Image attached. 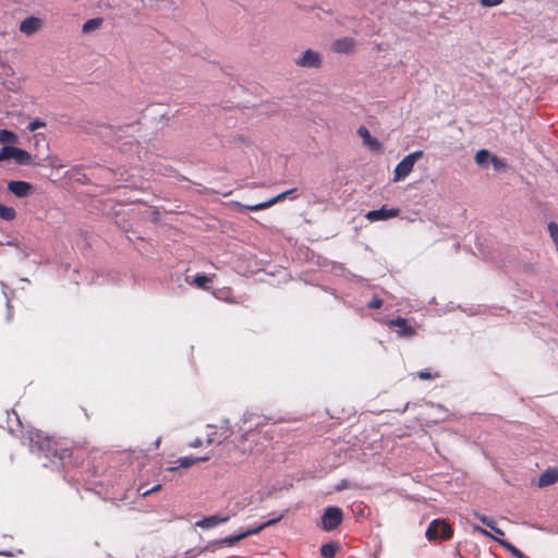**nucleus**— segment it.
Wrapping results in <instances>:
<instances>
[{
  "label": "nucleus",
  "mask_w": 558,
  "mask_h": 558,
  "mask_svg": "<svg viewBox=\"0 0 558 558\" xmlns=\"http://www.w3.org/2000/svg\"><path fill=\"white\" fill-rule=\"evenodd\" d=\"M19 141L17 135L9 130H0V143L2 144H16Z\"/></svg>",
  "instance_id": "obj_22"
},
{
  "label": "nucleus",
  "mask_w": 558,
  "mask_h": 558,
  "mask_svg": "<svg viewBox=\"0 0 558 558\" xmlns=\"http://www.w3.org/2000/svg\"><path fill=\"white\" fill-rule=\"evenodd\" d=\"M295 63L301 68L318 69L322 66L323 59L319 52L307 49L298 60H295Z\"/></svg>",
  "instance_id": "obj_8"
},
{
  "label": "nucleus",
  "mask_w": 558,
  "mask_h": 558,
  "mask_svg": "<svg viewBox=\"0 0 558 558\" xmlns=\"http://www.w3.org/2000/svg\"><path fill=\"white\" fill-rule=\"evenodd\" d=\"M343 520V512L339 507H328L326 508L324 514L322 515V529L324 531H333L336 530Z\"/></svg>",
  "instance_id": "obj_5"
},
{
  "label": "nucleus",
  "mask_w": 558,
  "mask_h": 558,
  "mask_svg": "<svg viewBox=\"0 0 558 558\" xmlns=\"http://www.w3.org/2000/svg\"><path fill=\"white\" fill-rule=\"evenodd\" d=\"M7 187L10 193L20 198L27 197L34 192V186L26 181H10Z\"/></svg>",
  "instance_id": "obj_10"
},
{
  "label": "nucleus",
  "mask_w": 558,
  "mask_h": 558,
  "mask_svg": "<svg viewBox=\"0 0 558 558\" xmlns=\"http://www.w3.org/2000/svg\"><path fill=\"white\" fill-rule=\"evenodd\" d=\"M16 146L14 145H4L0 148V161L9 160L14 158Z\"/></svg>",
  "instance_id": "obj_24"
},
{
  "label": "nucleus",
  "mask_w": 558,
  "mask_h": 558,
  "mask_svg": "<svg viewBox=\"0 0 558 558\" xmlns=\"http://www.w3.org/2000/svg\"><path fill=\"white\" fill-rule=\"evenodd\" d=\"M213 281V279L205 275V274H197L195 277H194V284L197 287V288H201V289H204V290H207L208 289V283H210Z\"/></svg>",
  "instance_id": "obj_23"
},
{
  "label": "nucleus",
  "mask_w": 558,
  "mask_h": 558,
  "mask_svg": "<svg viewBox=\"0 0 558 558\" xmlns=\"http://www.w3.org/2000/svg\"><path fill=\"white\" fill-rule=\"evenodd\" d=\"M17 214L13 207L0 203V219L4 221H13Z\"/></svg>",
  "instance_id": "obj_20"
},
{
  "label": "nucleus",
  "mask_w": 558,
  "mask_h": 558,
  "mask_svg": "<svg viewBox=\"0 0 558 558\" xmlns=\"http://www.w3.org/2000/svg\"><path fill=\"white\" fill-rule=\"evenodd\" d=\"M496 541H498L509 553H511L517 558H527L520 549H518L511 543L499 539L497 537H496Z\"/></svg>",
  "instance_id": "obj_25"
},
{
  "label": "nucleus",
  "mask_w": 558,
  "mask_h": 558,
  "mask_svg": "<svg viewBox=\"0 0 558 558\" xmlns=\"http://www.w3.org/2000/svg\"><path fill=\"white\" fill-rule=\"evenodd\" d=\"M208 459H209V456L198 457V458L183 457V458H180L177 461L178 462L177 466H171V468H169V470L170 471H175L179 468H190V466H192L196 462H205Z\"/></svg>",
  "instance_id": "obj_16"
},
{
  "label": "nucleus",
  "mask_w": 558,
  "mask_h": 558,
  "mask_svg": "<svg viewBox=\"0 0 558 558\" xmlns=\"http://www.w3.org/2000/svg\"><path fill=\"white\" fill-rule=\"evenodd\" d=\"M160 489H161V484H157V485L153 486L151 488H149L147 492H142V487H138L137 493L141 496L146 497V496L150 495L151 493L158 492Z\"/></svg>",
  "instance_id": "obj_31"
},
{
  "label": "nucleus",
  "mask_w": 558,
  "mask_h": 558,
  "mask_svg": "<svg viewBox=\"0 0 558 558\" xmlns=\"http://www.w3.org/2000/svg\"><path fill=\"white\" fill-rule=\"evenodd\" d=\"M140 487H142V492H147L148 489L144 487V485H141Z\"/></svg>",
  "instance_id": "obj_38"
},
{
  "label": "nucleus",
  "mask_w": 558,
  "mask_h": 558,
  "mask_svg": "<svg viewBox=\"0 0 558 558\" xmlns=\"http://www.w3.org/2000/svg\"><path fill=\"white\" fill-rule=\"evenodd\" d=\"M425 536L429 542L436 539L448 541L453 536V529L444 519H435L429 523Z\"/></svg>",
  "instance_id": "obj_3"
},
{
  "label": "nucleus",
  "mask_w": 558,
  "mask_h": 558,
  "mask_svg": "<svg viewBox=\"0 0 558 558\" xmlns=\"http://www.w3.org/2000/svg\"><path fill=\"white\" fill-rule=\"evenodd\" d=\"M27 439L32 451L43 454L51 462L71 463L73 450L66 439L50 437L39 429L28 430Z\"/></svg>",
  "instance_id": "obj_1"
},
{
  "label": "nucleus",
  "mask_w": 558,
  "mask_h": 558,
  "mask_svg": "<svg viewBox=\"0 0 558 558\" xmlns=\"http://www.w3.org/2000/svg\"><path fill=\"white\" fill-rule=\"evenodd\" d=\"M228 520H229L228 515L222 517V515L215 514V515H210V517H206V518L202 519L201 521L196 522V525L199 527H203V529H210L220 523H225Z\"/></svg>",
  "instance_id": "obj_14"
},
{
  "label": "nucleus",
  "mask_w": 558,
  "mask_h": 558,
  "mask_svg": "<svg viewBox=\"0 0 558 558\" xmlns=\"http://www.w3.org/2000/svg\"><path fill=\"white\" fill-rule=\"evenodd\" d=\"M45 126H46V123H45V122H43V121H40V120L36 119V120H34V121H32V122H29V123H28L27 129H28L31 132H34V131H36V130H38V129H40V128H45Z\"/></svg>",
  "instance_id": "obj_30"
},
{
  "label": "nucleus",
  "mask_w": 558,
  "mask_h": 558,
  "mask_svg": "<svg viewBox=\"0 0 558 558\" xmlns=\"http://www.w3.org/2000/svg\"><path fill=\"white\" fill-rule=\"evenodd\" d=\"M41 24L43 22L40 19L31 16L21 23L20 31L26 35H33L40 28Z\"/></svg>",
  "instance_id": "obj_12"
},
{
  "label": "nucleus",
  "mask_w": 558,
  "mask_h": 558,
  "mask_svg": "<svg viewBox=\"0 0 558 558\" xmlns=\"http://www.w3.org/2000/svg\"><path fill=\"white\" fill-rule=\"evenodd\" d=\"M229 436L230 430L227 427H221L220 429H218L216 426H208L205 442L207 445H219L223 442Z\"/></svg>",
  "instance_id": "obj_11"
},
{
  "label": "nucleus",
  "mask_w": 558,
  "mask_h": 558,
  "mask_svg": "<svg viewBox=\"0 0 558 558\" xmlns=\"http://www.w3.org/2000/svg\"><path fill=\"white\" fill-rule=\"evenodd\" d=\"M386 325L389 328H393L400 338H412L416 335V328L410 325L409 320L403 317H397L393 319H389Z\"/></svg>",
  "instance_id": "obj_6"
},
{
  "label": "nucleus",
  "mask_w": 558,
  "mask_h": 558,
  "mask_svg": "<svg viewBox=\"0 0 558 558\" xmlns=\"http://www.w3.org/2000/svg\"><path fill=\"white\" fill-rule=\"evenodd\" d=\"M203 445V440L199 438H196L194 441L191 442L192 447H198Z\"/></svg>",
  "instance_id": "obj_37"
},
{
  "label": "nucleus",
  "mask_w": 558,
  "mask_h": 558,
  "mask_svg": "<svg viewBox=\"0 0 558 558\" xmlns=\"http://www.w3.org/2000/svg\"><path fill=\"white\" fill-rule=\"evenodd\" d=\"M384 304V301L378 298V296H374L367 304V306L372 310H378L383 306Z\"/></svg>",
  "instance_id": "obj_29"
},
{
  "label": "nucleus",
  "mask_w": 558,
  "mask_h": 558,
  "mask_svg": "<svg viewBox=\"0 0 558 558\" xmlns=\"http://www.w3.org/2000/svg\"><path fill=\"white\" fill-rule=\"evenodd\" d=\"M490 162L493 163V166L496 170H501L506 167V163L501 159H499L498 157H496L494 155L490 159Z\"/></svg>",
  "instance_id": "obj_32"
},
{
  "label": "nucleus",
  "mask_w": 558,
  "mask_h": 558,
  "mask_svg": "<svg viewBox=\"0 0 558 558\" xmlns=\"http://www.w3.org/2000/svg\"><path fill=\"white\" fill-rule=\"evenodd\" d=\"M475 517L486 526L493 527L494 522L484 514L475 513Z\"/></svg>",
  "instance_id": "obj_34"
},
{
  "label": "nucleus",
  "mask_w": 558,
  "mask_h": 558,
  "mask_svg": "<svg viewBox=\"0 0 558 558\" xmlns=\"http://www.w3.org/2000/svg\"><path fill=\"white\" fill-rule=\"evenodd\" d=\"M295 191H296V189H291V190L284 191L266 202H262V203H258L255 205H243L241 203H235V206H238L241 209H248V210H253V211L267 209V208L271 207L272 205L277 204L278 202L286 199L288 196H290Z\"/></svg>",
  "instance_id": "obj_7"
},
{
  "label": "nucleus",
  "mask_w": 558,
  "mask_h": 558,
  "mask_svg": "<svg viewBox=\"0 0 558 558\" xmlns=\"http://www.w3.org/2000/svg\"><path fill=\"white\" fill-rule=\"evenodd\" d=\"M399 214H400V209H398V208H387L386 206H383L379 209L369 210L365 215V218L368 221L373 222V221H378V220H388L391 218H396L399 216Z\"/></svg>",
  "instance_id": "obj_9"
},
{
  "label": "nucleus",
  "mask_w": 558,
  "mask_h": 558,
  "mask_svg": "<svg viewBox=\"0 0 558 558\" xmlns=\"http://www.w3.org/2000/svg\"><path fill=\"white\" fill-rule=\"evenodd\" d=\"M558 482V471L556 469H548L538 477V486L545 487Z\"/></svg>",
  "instance_id": "obj_15"
},
{
  "label": "nucleus",
  "mask_w": 558,
  "mask_h": 558,
  "mask_svg": "<svg viewBox=\"0 0 558 558\" xmlns=\"http://www.w3.org/2000/svg\"><path fill=\"white\" fill-rule=\"evenodd\" d=\"M104 20L101 17L90 19L86 21L82 26V32L88 34L97 28H99L102 24Z\"/></svg>",
  "instance_id": "obj_21"
},
{
  "label": "nucleus",
  "mask_w": 558,
  "mask_h": 558,
  "mask_svg": "<svg viewBox=\"0 0 558 558\" xmlns=\"http://www.w3.org/2000/svg\"><path fill=\"white\" fill-rule=\"evenodd\" d=\"M474 530H475V531H477V532H480V533H482V534H484V535H486V536H490L489 532H487V531H486L485 529H483V527L475 526V527H474Z\"/></svg>",
  "instance_id": "obj_36"
},
{
  "label": "nucleus",
  "mask_w": 558,
  "mask_h": 558,
  "mask_svg": "<svg viewBox=\"0 0 558 558\" xmlns=\"http://www.w3.org/2000/svg\"><path fill=\"white\" fill-rule=\"evenodd\" d=\"M283 518V514H280L278 515L277 518H274L271 520H268L253 529H248L240 534H236V535H230V536H227V537H223L221 539H217L215 541L211 546H214L215 548H219V547H222V546H228V547H231L233 545H235L236 543H239L240 541L251 536V535H254V534H258L260 531H263L265 527L267 526H270L277 522H279L281 519Z\"/></svg>",
  "instance_id": "obj_2"
},
{
  "label": "nucleus",
  "mask_w": 558,
  "mask_h": 558,
  "mask_svg": "<svg viewBox=\"0 0 558 558\" xmlns=\"http://www.w3.org/2000/svg\"><path fill=\"white\" fill-rule=\"evenodd\" d=\"M357 134L362 137L363 143L371 148L378 149L380 144L377 138L373 137L369 131L365 126H361L357 130Z\"/></svg>",
  "instance_id": "obj_17"
},
{
  "label": "nucleus",
  "mask_w": 558,
  "mask_h": 558,
  "mask_svg": "<svg viewBox=\"0 0 558 558\" xmlns=\"http://www.w3.org/2000/svg\"><path fill=\"white\" fill-rule=\"evenodd\" d=\"M493 155L486 149H480L475 154V161L478 166H485L488 160H490Z\"/></svg>",
  "instance_id": "obj_26"
},
{
  "label": "nucleus",
  "mask_w": 558,
  "mask_h": 558,
  "mask_svg": "<svg viewBox=\"0 0 558 558\" xmlns=\"http://www.w3.org/2000/svg\"><path fill=\"white\" fill-rule=\"evenodd\" d=\"M354 40L349 37L340 38L333 41L332 50L338 53H348L354 48Z\"/></svg>",
  "instance_id": "obj_13"
},
{
  "label": "nucleus",
  "mask_w": 558,
  "mask_h": 558,
  "mask_svg": "<svg viewBox=\"0 0 558 558\" xmlns=\"http://www.w3.org/2000/svg\"><path fill=\"white\" fill-rule=\"evenodd\" d=\"M504 0H480L481 5L486 8L497 7L502 3Z\"/></svg>",
  "instance_id": "obj_33"
},
{
  "label": "nucleus",
  "mask_w": 558,
  "mask_h": 558,
  "mask_svg": "<svg viewBox=\"0 0 558 558\" xmlns=\"http://www.w3.org/2000/svg\"><path fill=\"white\" fill-rule=\"evenodd\" d=\"M548 231L558 252V225L555 222H549Z\"/></svg>",
  "instance_id": "obj_27"
},
{
  "label": "nucleus",
  "mask_w": 558,
  "mask_h": 558,
  "mask_svg": "<svg viewBox=\"0 0 558 558\" xmlns=\"http://www.w3.org/2000/svg\"><path fill=\"white\" fill-rule=\"evenodd\" d=\"M490 529H492V530H493L497 535H500V536H504V535H505V532H504L501 529L497 527V526L495 525V523L493 524V527H490Z\"/></svg>",
  "instance_id": "obj_35"
},
{
  "label": "nucleus",
  "mask_w": 558,
  "mask_h": 558,
  "mask_svg": "<svg viewBox=\"0 0 558 558\" xmlns=\"http://www.w3.org/2000/svg\"><path fill=\"white\" fill-rule=\"evenodd\" d=\"M338 550H339V545L335 542H329V543L324 544L320 547V555L324 558H335Z\"/></svg>",
  "instance_id": "obj_19"
},
{
  "label": "nucleus",
  "mask_w": 558,
  "mask_h": 558,
  "mask_svg": "<svg viewBox=\"0 0 558 558\" xmlns=\"http://www.w3.org/2000/svg\"><path fill=\"white\" fill-rule=\"evenodd\" d=\"M422 150H416L405 156L395 168L393 182L405 179L413 170L415 162L423 157Z\"/></svg>",
  "instance_id": "obj_4"
},
{
  "label": "nucleus",
  "mask_w": 558,
  "mask_h": 558,
  "mask_svg": "<svg viewBox=\"0 0 558 558\" xmlns=\"http://www.w3.org/2000/svg\"><path fill=\"white\" fill-rule=\"evenodd\" d=\"M13 160L17 165H32L34 163L33 156L25 149L16 147Z\"/></svg>",
  "instance_id": "obj_18"
},
{
  "label": "nucleus",
  "mask_w": 558,
  "mask_h": 558,
  "mask_svg": "<svg viewBox=\"0 0 558 558\" xmlns=\"http://www.w3.org/2000/svg\"><path fill=\"white\" fill-rule=\"evenodd\" d=\"M439 376H440L439 373L432 374L428 371H420L416 373V377L422 380L434 379V378H438Z\"/></svg>",
  "instance_id": "obj_28"
}]
</instances>
